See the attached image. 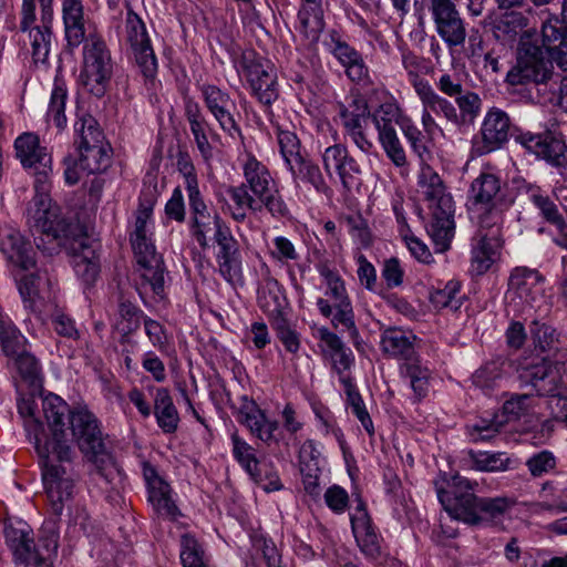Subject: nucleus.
Masks as SVG:
<instances>
[{
  "label": "nucleus",
  "mask_w": 567,
  "mask_h": 567,
  "mask_svg": "<svg viewBox=\"0 0 567 567\" xmlns=\"http://www.w3.org/2000/svg\"><path fill=\"white\" fill-rule=\"evenodd\" d=\"M244 74L249 82L254 95L262 104L269 105L277 100V72L270 61L245 59Z\"/></svg>",
  "instance_id": "obj_21"
},
{
  "label": "nucleus",
  "mask_w": 567,
  "mask_h": 567,
  "mask_svg": "<svg viewBox=\"0 0 567 567\" xmlns=\"http://www.w3.org/2000/svg\"><path fill=\"white\" fill-rule=\"evenodd\" d=\"M193 214L192 235L198 245L206 249L229 227L217 213L208 210L203 198L189 200Z\"/></svg>",
  "instance_id": "obj_23"
},
{
  "label": "nucleus",
  "mask_w": 567,
  "mask_h": 567,
  "mask_svg": "<svg viewBox=\"0 0 567 567\" xmlns=\"http://www.w3.org/2000/svg\"><path fill=\"white\" fill-rule=\"evenodd\" d=\"M82 43L84 44L79 80L87 91L101 96L105 93L112 76L111 53L104 40L95 33H89Z\"/></svg>",
  "instance_id": "obj_6"
},
{
  "label": "nucleus",
  "mask_w": 567,
  "mask_h": 567,
  "mask_svg": "<svg viewBox=\"0 0 567 567\" xmlns=\"http://www.w3.org/2000/svg\"><path fill=\"white\" fill-rule=\"evenodd\" d=\"M535 405V400L532 394H515L507 400L503 405V412L507 421L519 420L530 413Z\"/></svg>",
  "instance_id": "obj_54"
},
{
  "label": "nucleus",
  "mask_w": 567,
  "mask_h": 567,
  "mask_svg": "<svg viewBox=\"0 0 567 567\" xmlns=\"http://www.w3.org/2000/svg\"><path fill=\"white\" fill-rule=\"evenodd\" d=\"M296 186L300 182L309 183L318 193H326L328 185L318 165L301 157L287 165Z\"/></svg>",
  "instance_id": "obj_43"
},
{
  "label": "nucleus",
  "mask_w": 567,
  "mask_h": 567,
  "mask_svg": "<svg viewBox=\"0 0 567 567\" xmlns=\"http://www.w3.org/2000/svg\"><path fill=\"white\" fill-rule=\"evenodd\" d=\"M16 358V365L21 377L33 385H38L40 375V364L31 353L24 352L23 348Z\"/></svg>",
  "instance_id": "obj_60"
},
{
  "label": "nucleus",
  "mask_w": 567,
  "mask_h": 567,
  "mask_svg": "<svg viewBox=\"0 0 567 567\" xmlns=\"http://www.w3.org/2000/svg\"><path fill=\"white\" fill-rule=\"evenodd\" d=\"M515 505V499L506 496L493 498H477L473 504L475 513L474 522H465L466 524L476 525L482 522L498 523L509 509Z\"/></svg>",
  "instance_id": "obj_39"
},
{
  "label": "nucleus",
  "mask_w": 567,
  "mask_h": 567,
  "mask_svg": "<svg viewBox=\"0 0 567 567\" xmlns=\"http://www.w3.org/2000/svg\"><path fill=\"white\" fill-rule=\"evenodd\" d=\"M0 250L9 262L23 270H28L35 265L32 246L24 240L18 230L11 227H4L0 230Z\"/></svg>",
  "instance_id": "obj_29"
},
{
  "label": "nucleus",
  "mask_w": 567,
  "mask_h": 567,
  "mask_svg": "<svg viewBox=\"0 0 567 567\" xmlns=\"http://www.w3.org/2000/svg\"><path fill=\"white\" fill-rule=\"evenodd\" d=\"M342 383L344 384V389L348 395V401L351 408L352 413L358 417L364 430L369 434H373V423L370 417V414L368 413L363 401L360 396V394L354 390L352 383L350 380H346L342 378Z\"/></svg>",
  "instance_id": "obj_53"
},
{
  "label": "nucleus",
  "mask_w": 567,
  "mask_h": 567,
  "mask_svg": "<svg viewBox=\"0 0 567 567\" xmlns=\"http://www.w3.org/2000/svg\"><path fill=\"white\" fill-rule=\"evenodd\" d=\"M18 289L24 308L37 315L45 312L54 299L52 282L44 272L23 276L18 281Z\"/></svg>",
  "instance_id": "obj_24"
},
{
  "label": "nucleus",
  "mask_w": 567,
  "mask_h": 567,
  "mask_svg": "<svg viewBox=\"0 0 567 567\" xmlns=\"http://www.w3.org/2000/svg\"><path fill=\"white\" fill-rule=\"evenodd\" d=\"M177 166L185 181L188 202L199 198L200 193L198 189L197 176L193 163L188 159V157L182 156L177 161Z\"/></svg>",
  "instance_id": "obj_63"
},
{
  "label": "nucleus",
  "mask_w": 567,
  "mask_h": 567,
  "mask_svg": "<svg viewBox=\"0 0 567 567\" xmlns=\"http://www.w3.org/2000/svg\"><path fill=\"white\" fill-rule=\"evenodd\" d=\"M31 530L23 523L4 527V537L12 550L17 567H52V558L58 551L59 533L54 522L45 523L34 545Z\"/></svg>",
  "instance_id": "obj_4"
},
{
  "label": "nucleus",
  "mask_w": 567,
  "mask_h": 567,
  "mask_svg": "<svg viewBox=\"0 0 567 567\" xmlns=\"http://www.w3.org/2000/svg\"><path fill=\"white\" fill-rule=\"evenodd\" d=\"M152 213L153 208L151 206H140L135 215L134 227L133 231L131 233V240L152 237Z\"/></svg>",
  "instance_id": "obj_62"
},
{
  "label": "nucleus",
  "mask_w": 567,
  "mask_h": 567,
  "mask_svg": "<svg viewBox=\"0 0 567 567\" xmlns=\"http://www.w3.org/2000/svg\"><path fill=\"white\" fill-rule=\"evenodd\" d=\"M354 538L361 551L368 557H375L380 551L378 535L373 530L365 506L361 499L350 514Z\"/></svg>",
  "instance_id": "obj_31"
},
{
  "label": "nucleus",
  "mask_w": 567,
  "mask_h": 567,
  "mask_svg": "<svg viewBox=\"0 0 567 567\" xmlns=\"http://www.w3.org/2000/svg\"><path fill=\"white\" fill-rule=\"evenodd\" d=\"M416 192L429 209L427 234L435 250L444 252L454 237V200L440 174L426 162L420 166Z\"/></svg>",
  "instance_id": "obj_3"
},
{
  "label": "nucleus",
  "mask_w": 567,
  "mask_h": 567,
  "mask_svg": "<svg viewBox=\"0 0 567 567\" xmlns=\"http://www.w3.org/2000/svg\"><path fill=\"white\" fill-rule=\"evenodd\" d=\"M503 373L499 363L491 362L478 369L473 378V384L483 390L485 393H489L492 390L498 386L502 381Z\"/></svg>",
  "instance_id": "obj_51"
},
{
  "label": "nucleus",
  "mask_w": 567,
  "mask_h": 567,
  "mask_svg": "<svg viewBox=\"0 0 567 567\" xmlns=\"http://www.w3.org/2000/svg\"><path fill=\"white\" fill-rule=\"evenodd\" d=\"M379 142L391 162L398 166L406 164V155L396 131L378 134Z\"/></svg>",
  "instance_id": "obj_55"
},
{
  "label": "nucleus",
  "mask_w": 567,
  "mask_h": 567,
  "mask_svg": "<svg viewBox=\"0 0 567 567\" xmlns=\"http://www.w3.org/2000/svg\"><path fill=\"white\" fill-rule=\"evenodd\" d=\"M554 76L553 63L544 56L543 48L537 44L535 34L524 31L520 35L516 64L507 73L512 85L526 83H547Z\"/></svg>",
  "instance_id": "obj_5"
},
{
  "label": "nucleus",
  "mask_w": 567,
  "mask_h": 567,
  "mask_svg": "<svg viewBox=\"0 0 567 567\" xmlns=\"http://www.w3.org/2000/svg\"><path fill=\"white\" fill-rule=\"evenodd\" d=\"M244 183L228 186L227 209L236 221H244L247 212L259 213L266 208L272 216H285L287 206L268 167L254 156H248L243 165Z\"/></svg>",
  "instance_id": "obj_2"
},
{
  "label": "nucleus",
  "mask_w": 567,
  "mask_h": 567,
  "mask_svg": "<svg viewBox=\"0 0 567 567\" xmlns=\"http://www.w3.org/2000/svg\"><path fill=\"white\" fill-rule=\"evenodd\" d=\"M415 93L422 103L421 123L429 138H433L442 130L435 122L432 113L443 115L451 122H457V112L454 105L439 95L431 84L415 83Z\"/></svg>",
  "instance_id": "obj_18"
},
{
  "label": "nucleus",
  "mask_w": 567,
  "mask_h": 567,
  "mask_svg": "<svg viewBox=\"0 0 567 567\" xmlns=\"http://www.w3.org/2000/svg\"><path fill=\"white\" fill-rule=\"evenodd\" d=\"M80 136L78 142L80 151V166L87 174L104 171L110 163L107 150L103 144L102 132L95 126L93 118L82 120L75 124Z\"/></svg>",
  "instance_id": "obj_11"
},
{
  "label": "nucleus",
  "mask_w": 567,
  "mask_h": 567,
  "mask_svg": "<svg viewBox=\"0 0 567 567\" xmlns=\"http://www.w3.org/2000/svg\"><path fill=\"white\" fill-rule=\"evenodd\" d=\"M154 414L158 426L165 433H174L177 430L179 416L173 403L169 392L159 388L154 395Z\"/></svg>",
  "instance_id": "obj_41"
},
{
  "label": "nucleus",
  "mask_w": 567,
  "mask_h": 567,
  "mask_svg": "<svg viewBox=\"0 0 567 567\" xmlns=\"http://www.w3.org/2000/svg\"><path fill=\"white\" fill-rule=\"evenodd\" d=\"M144 477L148 487V501L154 511L164 518L175 520L179 511L171 496L169 485L151 466L144 467Z\"/></svg>",
  "instance_id": "obj_28"
},
{
  "label": "nucleus",
  "mask_w": 567,
  "mask_h": 567,
  "mask_svg": "<svg viewBox=\"0 0 567 567\" xmlns=\"http://www.w3.org/2000/svg\"><path fill=\"white\" fill-rule=\"evenodd\" d=\"M515 142L537 158L559 166L566 162L567 146L560 136L550 131L533 133L529 131L519 132Z\"/></svg>",
  "instance_id": "obj_16"
},
{
  "label": "nucleus",
  "mask_w": 567,
  "mask_h": 567,
  "mask_svg": "<svg viewBox=\"0 0 567 567\" xmlns=\"http://www.w3.org/2000/svg\"><path fill=\"white\" fill-rule=\"evenodd\" d=\"M35 195L28 208V221L47 238L58 240L69 236L70 225L61 217L60 208L51 203L50 183L35 184Z\"/></svg>",
  "instance_id": "obj_8"
},
{
  "label": "nucleus",
  "mask_w": 567,
  "mask_h": 567,
  "mask_svg": "<svg viewBox=\"0 0 567 567\" xmlns=\"http://www.w3.org/2000/svg\"><path fill=\"white\" fill-rule=\"evenodd\" d=\"M35 8V0H22L19 28L22 32L29 33V44L34 64H45L53 42L51 31L53 9L45 3L41 14V23L34 25L37 20Z\"/></svg>",
  "instance_id": "obj_7"
},
{
  "label": "nucleus",
  "mask_w": 567,
  "mask_h": 567,
  "mask_svg": "<svg viewBox=\"0 0 567 567\" xmlns=\"http://www.w3.org/2000/svg\"><path fill=\"white\" fill-rule=\"evenodd\" d=\"M64 34L68 45L78 48L86 35L82 0H61Z\"/></svg>",
  "instance_id": "obj_34"
},
{
  "label": "nucleus",
  "mask_w": 567,
  "mask_h": 567,
  "mask_svg": "<svg viewBox=\"0 0 567 567\" xmlns=\"http://www.w3.org/2000/svg\"><path fill=\"white\" fill-rule=\"evenodd\" d=\"M380 347L384 354L406 362L415 357L417 338L412 331L388 328L381 333Z\"/></svg>",
  "instance_id": "obj_30"
},
{
  "label": "nucleus",
  "mask_w": 567,
  "mask_h": 567,
  "mask_svg": "<svg viewBox=\"0 0 567 567\" xmlns=\"http://www.w3.org/2000/svg\"><path fill=\"white\" fill-rule=\"evenodd\" d=\"M320 274L327 286L326 295L332 301V305L351 302L344 282L336 271L324 267L320 270Z\"/></svg>",
  "instance_id": "obj_52"
},
{
  "label": "nucleus",
  "mask_w": 567,
  "mask_h": 567,
  "mask_svg": "<svg viewBox=\"0 0 567 567\" xmlns=\"http://www.w3.org/2000/svg\"><path fill=\"white\" fill-rule=\"evenodd\" d=\"M125 39L143 75L146 79H154L157 72V59L145 23L132 10L127 11L125 19Z\"/></svg>",
  "instance_id": "obj_14"
},
{
  "label": "nucleus",
  "mask_w": 567,
  "mask_h": 567,
  "mask_svg": "<svg viewBox=\"0 0 567 567\" xmlns=\"http://www.w3.org/2000/svg\"><path fill=\"white\" fill-rule=\"evenodd\" d=\"M544 292L543 278L527 268H515L509 277L506 302L514 311L523 312L542 299Z\"/></svg>",
  "instance_id": "obj_13"
},
{
  "label": "nucleus",
  "mask_w": 567,
  "mask_h": 567,
  "mask_svg": "<svg viewBox=\"0 0 567 567\" xmlns=\"http://www.w3.org/2000/svg\"><path fill=\"white\" fill-rule=\"evenodd\" d=\"M315 336L326 347L334 370L340 374V380L342 381V378L348 380L342 375V373L349 370L353 363L352 351L347 348L341 339L327 327L317 328Z\"/></svg>",
  "instance_id": "obj_36"
},
{
  "label": "nucleus",
  "mask_w": 567,
  "mask_h": 567,
  "mask_svg": "<svg viewBox=\"0 0 567 567\" xmlns=\"http://www.w3.org/2000/svg\"><path fill=\"white\" fill-rule=\"evenodd\" d=\"M491 223L481 218L478 229L473 237L471 270L476 275L486 272L498 257L502 246L499 212H489Z\"/></svg>",
  "instance_id": "obj_10"
},
{
  "label": "nucleus",
  "mask_w": 567,
  "mask_h": 567,
  "mask_svg": "<svg viewBox=\"0 0 567 567\" xmlns=\"http://www.w3.org/2000/svg\"><path fill=\"white\" fill-rule=\"evenodd\" d=\"M118 313L121 321L117 323V329L123 334H128L138 328L140 315L135 306L130 302H122L120 305Z\"/></svg>",
  "instance_id": "obj_64"
},
{
  "label": "nucleus",
  "mask_w": 567,
  "mask_h": 567,
  "mask_svg": "<svg viewBox=\"0 0 567 567\" xmlns=\"http://www.w3.org/2000/svg\"><path fill=\"white\" fill-rule=\"evenodd\" d=\"M403 135L408 140L412 151L417 155L421 164L430 158V151L424 142L422 132L413 124L412 120L408 117L402 122L401 127Z\"/></svg>",
  "instance_id": "obj_56"
},
{
  "label": "nucleus",
  "mask_w": 567,
  "mask_h": 567,
  "mask_svg": "<svg viewBox=\"0 0 567 567\" xmlns=\"http://www.w3.org/2000/svg\"><path fill=\"white\" fill-rule=\"evenodd\" d=\"M66 97V89L62 83L56 82L51 92L47 112V122H52L59 130H62L66 124V116L64 113Z\"/></svg>",
  "instance_id": "obj_50"
},
{
  "label": "nucleus",
  "mask_w": 567,
  "mask_h": 567,
  "mask_svg": "<svg viewBox=\"0 0 567 567\" xmlns=\"http://www.w3.org/2000/svg\"><path fill=\"white\" fill-rule=\"evenodd\" d=\"M503 424L504 421L498 416L491 420L482 419L468 427V433L474 442L487 441L499 432Z\"/></svg>",
  "instance_id": "obj_61"
},
{
  "label": "nucleus",
  "mask_w": 567,
  "mask_h": 567,
  "mask_svg": "<svg viewBox=\"0 0 567 567\" xmlns=\"http://www.w3.org/2000/svg\"><path fill=\"white\" fill-rule=\"evenodd\" d=\"M451 491H445L437 487V497L443 505L446 513L451 518L462 522H474L475 513L473 512V504L478 498L474 495V488L477 483H472L470 480L454 475L447 482Z\"/></svg>",
  "instance_id": "obj_12"
},
{
  "label": "nucleus",
  "mask_w": 567,
  "mask_h": 567,
  "mask_svg": "<svg viewBox=\"0 0 567 567\" xmlns=\"http://www.w3.org/2000/svg\"><path fill=\"white\" fill-rule=\"evenodd\" d=\"M520 379L530 383L539 395L550 398L567 389V365L560 362L542 360L522 370Z\"/></svg>",
  "instance_id": "obj_15"
},
{
  "label": "nucleus",
  "mask_w": 567,
  "mask_h": 567,
  "mask_svg": "<svg viewBox=\"0 0 567 567\" xmlns=\"http://www.w3.org/2000/svg\"><path fill=\"white\" fill-rule=\"evenodd\" d=\"M237 420L245 425L254 436L262 442L269 443L276 441L275 433L279 427L278 421L267 417L266 413L255 401L244 398Z\"/></svg>",
  "instance_id": "obj_27"
},
{
  "label": "nucleus",
  "mask_w": 567,
  "mask_h": 567,
  "mask_svg": "<svg viewBox=\"0 0 567 567\" xmlns=\"http://www.w3.org/2000/svg\"><path fill=\"white\" fill-rule=\"evenodd\" d=\"M132 247L140 266L137 290L142 298L153 295L163 298L164 293V266L156 254L152 237L132 239Z\"/></svg>",
  "instance_id": "obj_9"
},
{
  "label": "nucleus",
  "mask_w": 567,
  "mask_h": 567,
  "mask_svg": "<svg viewBox=\"0 0 567 567\" xmlns=\"http://www.w3.org/2000/svg\"><path fill=\"white\" fill-rule=\"evenodd\" d=\"M317 306L320 313L326 318H331L333 328H342L351 339L357 340L359 331L354 321V312L351 302L341 305H330L328 299L319 298Z\"/></svg>",
  "instance_id": "obj_38"
},
{
  "label": "nucleus",
  "mask_w": 567,
  "mask_h": 567,
  "mask_svg": "<svg viewBox=\"0 0 567 567\" xmlns=\"http://www.w3.org/2000/svg\"><path fill=\"white\" fill-rule=\"evenodd\" d=\"M368 114V105L364 100H354L353 105L340 110L341 124L346 136L363 153H369L373 147L363 128Z\"/></svg>",
  "instance_id": "obj_26"
},
{
  "label": "nucleus",
  "mask_w": 567,
  "mask_h": 567,
  "mask_svg": "<svg viewBox=\"0 0 567 567\" xmlns=\"http://www.w3.org/2000/svg\"><path fill=\"white\" fill-rule=\"evenodd\" d=\"M404 120H408V116L403 115L399 104L393 100L385 101L372 113L378 134L395 131L394 124L401 128Z\"/></svg>",
  "instance_id": "obj_44"
},
{
  "label": "nucleus",
  "mask_w": 567,
  "mask_h": 567,
  "mask_svg": "<svg viewBox=\"0 0 567 567\" xmlns=\"http://www.w3.org/2000/svg\"><path fill=\"white\" fill-rule=\"evenodd\" d=\"M200 93L205 106L220 128L231 137L239 136L240 131L234 117L236 103L230 95L214 84H203Z\"/></svg>",
  "instance_id": "obj_22"
},
{
  "label": "nucleus",
  "mask_w": 567,
  "mask_h": 567,
  "mask_svg": "<svg viewBox=\"0 0 567 567\" xmlns=\"http://www.w3.org/2000/svg\"><path fill=\"white\" fill-rule=\"evenodd\" d=\"M179 556L183 567H208L202 544L188 533L181 537Z\"/></svg>",
  "instance_id": "obj_48"
},
{
  "label": "nucleus",
  "mask_w": 567,
  "mask_h": 567,
  "mask_svg": "<svg viewBox=\"0 0 567 567\" xmlns=\"http://www.w3.org/2000/svg\"><path fill=\"white\" fill-rule=\"evenodd\" d=\"M543 49L564 71H567V34L557 18L546 20L542 25Z\"/></svg>",
  "instance_id": "obj_32"
},
{
  "label": "nucleus",
  "mask_w": 567,
  "mask_h": 567,
  "mask_svg": "<svg viewBox=\"0 0 567 567\" xmlns=\"http://www.w3.org/2000/svg\"><path fill=\"white\" fill-rule=\"evenodd\" d=\"M74 270L76 275L86 284L95 280L99 274V262L94 250L76 254L74 256Z\"/></svg>",
  "instance_id": "obj_57"
},
{
  "label": "nucleus",
  "mask_w": 567,
  "mask_h": 567,
  "mask_svg": "<svg viewBox=\"0 0 567 567\" xmlns=\"http://www.w3.org/2000/svg\"><path fill=\"white\" fill-rule=\"evenodd\" d=\"M499 188V179L494 174L482 173L473 181L470 189V202L471 209L478 221H481V218H487L491 221L489 212H498L494 206V198Z\"/></svg>",
  "instance_id": "obj_25"
},
{
  "label": "nucleus",
  "mask_w": 567,
  "mask_h": 567,
  "mask_svg": "<svg viewBox=\"0 0 567 567\" xmlns=\"http://www.w3.org/2000/svg\"><path fill=\"white\" fill-rule=\"evenodd\" d=\"M509 125V117L504 111L499 109L489 110L482 124L483 146L481 152L489 153L505 143L508 138Z\"/></svg>",
  "instance_id": "obj_33"
},
{
  "label": "nucleus",
  "mask_w": 567,
  "mask_h": 567,
  "mask_svg": "<svg viewBox=\"0 0 567 567\" xmlns=\"http://www.w3.org/2000/svg\"><path fill=\"white\" fill-rule=\"evenodd\" d=\"M186 117L196 146L205 162H208L213 157V146L209 140H215L218 136L209 127V124L202 114L198 104L192 102L186 104Z\"/></svg>",
  "instance_id": "obj_35"
},
{
  "label": "nucleus",
  "mask_w": 567,
  "mask_h": 567,
  "mask_svg": "<svg viewBox=\"0 0 567 567\" xmlns=\"http://www.w3.org/2000/svg\"><path fill=\"white\" fill-rule=\"evenodd\" d=\"M460 285L456 281H450L443 289H439L431 293V302L437 309L450 308L457 310L461 307V299L457 297Z\"/></svg>",
  "instance_id": "obj_58"
},
{
  "label": "nucleus",
  "mask_w": 567,
  "mask_h": 567,
  "mask_svg": "<svg viewBox=\"0 0 567 567\" xmlns=\"http://www.w3.org/2000/svg\"><path fill=\"white\" fill-rule=\"evenodd\" d=\"M300 30L305 37L317 39L323 30V12L321 2L305 3L298 13Z\"/></svg>",
  "instance_id": "obj_45"
},
{
  "label": "nucleus",
  "mask_w": 567,
  "mask_h": 567,
  "mask_svg": "<svg viewBox=\"0 0 567 567\" xmlns=\"http://www.w3.org/2000/svg\"><path fill=\"white\" fill-rule=\"evenodd\" d=\"M494 22L495 34L498 39L513 41L528 25V10H502Z\"/></svg>",
  "instance_id": "obj_40"
},
{
  "label": "nucleus",
  "mask_w": 567,
  "mask_h": 567,
  "mask_svg": "<svg viewBox=\"0 0 567 567\" xmlns=\"http://www.w3.org/2000/svg\"><path fill=\"white\" fill-rule=\"evenodd\" d=\"M464 465L478 472H505L514 467V460L504 452L470 450L463 458Z\"/></svg>",
  "instance_id": "obj_37"
},
{
  "label": "nucleus",
  "mask_w": 567,
  "mask_h": 567,
  "mask_svg": "<svg viewBox=\"0 0 567 567\" xmlns=\"http://www.w3.org/2000/svg\"><path fill=\"white\" fill-rule=\"evenodd\" d=\"M233 454L235 458L241 464L246 472L258 482L260 480V471L258 468V461L255 456L254 449L237 433L231 435Z\"/></svg>",
  "instance_id": "obj_49"
},
{
  "label": "nucleus",
  "mask_w": 567,
  "mask_h": 567,
  "mask_svg": "<svg viewBox=\"0 0 567 567\" xmlns=\"http://www.w3.org/2000/svg\"><path fill=\"white\" fill-rule=\"evenodd\" d=\"M435 30L450 47L462 45L466 39L465 24L452 0H430Z\"/></svg>",
  "instance_id": "obj_17"
},
{
  "label": "nucleus",
  "mask_w": 567,
  "mask_h": 567,
  "mask_svg": "<svg viewBox=\"0 0 567 567\" xmlns=\"http://www.w3.org/2000/svg\"><path fill=\"white\" fill-rule=\"evenodd\" d=\"M277 141L280 154L286 163V166L292 161L301 157L300 154V142L297 135L289 130L278 128Z\"/></svg>",
  "instance_id": "obj_59"
},
{
  "label": "nucleus",
  "mask_w": 567,
  "mask_h": 567,
  "mask_svg": "<svg viewBox=\"0 0 567 567\" xmlns=\"http://www.w3.org/2000/svg\"><path fill=\"white\" fill-rule=\"evenodd\" d=\"M17 156L21 164L34 172L35 184H48L52 173V157L47 148L40 145L35 134L24 133L14 143Z\"/></svg>",
  "instance_id": "obj_19"
},
{
  "label": "nucleus",
  "mask_w": 567,
  "mask_h": 567,
  "mask_svg": "<svg viewBox=\"0 0 567 567\" xmlns=\"http://www.w3.org/2000/svg\"><path fill=\"white\" fill-rule=\"evenodd\" d=\"M334 56L346 68L352 81H360L365 75V68L360 54L344 42H337L333 48Z\"/></svg>",
  "instance_id": "obj_47"
},
{
  "label": "nucleus",
  "mask_w": 567,
  "mask_h": 567,
  "mask_svg": "<svg viewBox=\"0 0 567 567\" xmlns=\"http://www.w3.org/2000/svg\"><path fill=\"white\" fill-rule=\"evenodd\" d=\"M401 374L409 381L411 389L415 396L420 400L429 392L431 370L427 365L423 364L415 355L400 367Z\"/></svg>",
  "instance_id": "obj_42"
},
{
  "label": "nucleus",
  "mask_w": 567,
  "mask_h": 567,
  "mask_svg": "<svg viewBox=\"0 0 567 567\" xmlns=\"http://www.w3.org/2000/svg\"><path fill=\"white\" fill-rule=\"evenodd\" d=\"M24 342L25 338L9 317L0 313V352L13 357L19 353Z\"/></svg>",
  "instance_id": "obj_46"
},
{
  "label": "nucleus",
  "mask_w": 567,
  "mask_h": 567,
  "mask_svg": "<svg viewBox=\"0 0 567 567\" xmlns=\"http://www.w3.org/2000/svg\"><path fill=\"white\" fill-rule=\"evenodd\" d=\"M322 165L330 178L333 174L338 176L346 190L350 192L360 185L361 167L350 156L346 146L341 144L328 146L322 153Z\"/></svg>",
  "instance_id": "obj_20"
},
{
  "label": "nucleus",
  "mask_w": 567,
  "mask_h": 567,
  "mask_svg": "<svg viewBox=\"0 0 567 567\" xmlns=\"http://www.w3.org/2000/svg\"><path fill=\"white\" fill-rule=\"evenodd\" d=\"M18 411L41 461L44 488L55 515L62 514L74 487L72 475L62 465L71 463L75 456L64 429L66 417L80 451L95 464L101 475L107 478L104 471L111 473L114 470L99 421L86 408L70 411L65 401L50 393L45 396L22 398L18 402Z\"/></svg>",
  "instance_id": "obj_1"
}]
</instances>
